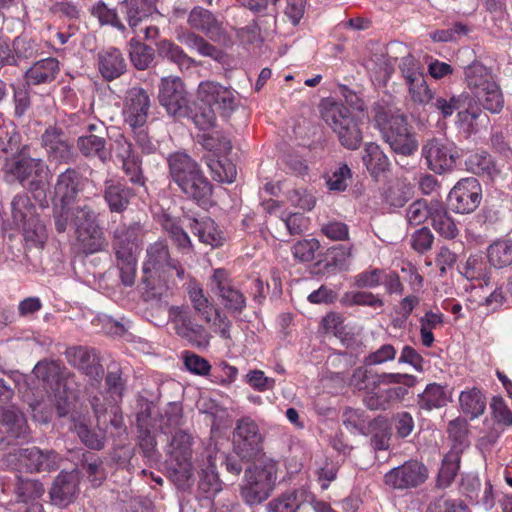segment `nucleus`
<instances>
[{"label":"nucleus","instance_id":"obj_53","mask_svg":"<svg viewBox=\"0 0 512 512\" xmlns=\"http://www.w3.org/2000/svg\"><path fill=\"white\" fill-rule=\"evenodd\" d=\"M11 213L15 224L18 226L38 216L35 211V206L31 203L30 198L26 194H18L13 198L11 202Z\"/></svg>","mask_w":512,"mask_h":512},{"label":"nucleus","instance_id":"obj_46","mask_svg":"<svg viewBox=\"0 0 512 512\" xmlns=\"http://www.w3.org/2000/svg\"><path fill=\"white\" fill-rule=\"evenodd\" d=\"M458 269L467 280H482L486 285L490 280L489 268L481 254L470 255Z\"/></svg>","mask_w":512,"mask_h":512},{"label":"nucleus","instance_id":"obj_16","mask_svg":"<svg viewBox=\"0 0 512 512\" xmlns=\"http://www.w3.org/2000/svg\"><path fill=\"white\" fill-rule=\"evenodd\" d=\"M192 445L193 437L188 432L177 430L172 435L168 453L179 466L177 481L180 486H185L192 478Z\"/></svg>","mask_w":512,"mask_h":512},{"label":"nucleus","instance_id":"obj_15","mask_svg":"<svg viewBox=\"0 0 512 512\" xmlns=\"http://www.w3.org/2000/svg\"><path fill=\"white\" fill-rule=\"evenodd\" d=\"M366 366L355 368L350 378V385L359 391L369 392L376 390L381 384L389 385V383L415 385L416 378L413 375L402 373L378 374Z\"/></svg>","mask_w":512,"mask_h":512},{"label":"nucleus","instance_id":"obj_42","mask_svg":"<svg viewBox=\"0 0 512 512\" xmlns=\"http://www.w3.org/2000/svg\"><path fill=\"white\" fill-rule=\"evenodd\" d=\"M474 97L477 103L490 113L498 114L504 108V96L497 82L490 83L485 89L477 91Z\"/></svg>","mask_w":512,"mask_h":512},{"label":"nucleus","instance_id":"obj_26","mask_svg":"<svg viewBox=\"0 0 512 512\" xmlns=\"http://www.w3.org/2000/svg\"><path fill=\"white\" fill-rule=\"evenodd\" d=\"M98 72L106 81H113L127 71V62L124 54L116 47H108L97 53Z\"/></svg>","mask_w":512,"mask_h":512},{"label":"nucleus","instance_id":"obj_38","mask_svg":"<svg viewBox=\"0 0 512 512\" xmlns=\"http://www.w3.org/2000/svg\"><path fill=\"white\" fill-rule=\"evenodd\" d=\"M0 422L7 427V433L14 438H27V423L24 415L14 406L0 409Z\"/></svg>","mask_w":512,"mask_h":512},{"label":"nucleus","instance_id":"obj_29","mask_svg":"<svg viewBox=\"0 0 512 512\" xmlns=\"http://www.w3.org/2000/svg\"><path fill=\"white\" fill-rule=\"evenodd\" d=\"M134 196V190L121 180L109 178L104 181L103 197L112 213L124 212Z\"/></svg>","mask_w":512,"mask_h":512},{"label":"nucleus","instance_id":"obj_51","mask_svg":"<svg viewBox=\"0 0 512 512\" xmlns=\"http://www.w3.org/2000/svg\"><path fill=\"white\" fill-rule=\"evenodd\" d=\"M487 257L492 266L497 269L512 264V242L500 240L491 244L487 251Z\"/></svg>","mask_w":512,"mask_h":512},{"label":"nucleus","instance_id":"obj_2","mask_svg":"<svg viewBox=\"0 0 512 512\" xmlns=\"http://www.w3.org/2000/svg\"><path fill=\"white\" fill-rule=\"evenodd\" d=\"M142 269V283L146 292L159 300L167 296V281L174 271L180 280L185 276L184 268L170 257L168 246L162 241H156L147 247Z\"/></svg>","mask_w":512,"mask_h":512},{"label":"nucleus","instance_id":"obj_6","mask_svg":"<svg viewBox=\"0 0 512 512\" xmlns=\"http://www.w3.org/2000/svg\"><path fill=\"white\" fill-rule=\"evenodd\" d=\"M421 154L427 167L437 174L453 170L461 156L453 142L437 137L429 138L423 143Z\"/></svg>","mask_w":512,"mask_h":512},{"label":"nucleus","instance_id":"obj_32","mask_svg":"<svg viewBox=\"0 0 512 512\" xmlns=\"http://www.w3.org/2000/svg\"><path fill=\"white\" fill-rule=\"evenodd\" d=\"M118 8L134 33H137L138 26L156 10L147 0H123L118 3Z\"/></svg>","mask_w":512,"mask_h":512},{"label":"nucleus","instance_id":"obj_4","mask_svg":"<svg viewBox=\"0 0 512 512\" xmlns=\"http://www.w3.org/2000/svg\"><path fill=\"white\" fill-rule=\"evenodd\" d=\"M375 122L384 141L394 153L411 156L417 151L418 141L404 115H388L385 111H378Z\"/></svg>","mask_w":512,"mask_h":512},{"label":"nucleus","instance_id":"obj_40","mask_svg":"<svg viewBox=\"0 0 512 512\" xmlns=\"http://www.w3.org/2000/svg\"><path fill=\"white\" fill-rule=\"evenodd\" d=\"M159 55L176 64L180 70H188L199 63L175 43L163 40L158 44Z\"/></svg>","mask_w":512,"mask_h":512},{"label":"nucleus","instance_id":"obj_50","mask_svg":"<svg viewBox=\"0 0 512 512\" xmlns=\"http://www.w3.org/2000/svg\"><path fill=\"white\" fill-rule=\"evenodd\" d=\"M91 14L96 17L101 26H112L118 31L125 32L126 26L120 18L119 8H110L103 1H99L91 8Z\"/></svg>","mask_w":512,"mask_h":512},{"label":"nucleus","instance_id":"obj_37","mask_svg":"<svg viewBox=\"0 0 512 512\" xmlns=\"http://www.w3.org/2000/svg\"><path fill=\"white\" fill-rule=\"evenodd\" d=\"M189 199L194 200L199 206H206L212 196V185L202 172L185 185L179 188Z\"/></svg>","mask_w":512,"mask_h":512},{"label":"nucleus","instance_id":"obj_23","mask_svg":"<svg viewBox=\"0 0 512 512\" xmlns=\"http://www.w3.org/2000/svg\"><path fill=\"white\" fill-rule=\"evenodd\" d=\"M116 158L121 163L122 171L132 184L145 185L146 178L143 174L142 159L135 153L130 142L125 139L117 142Z\"/></svg>","mask_w":512,"mask_h":512},{"label":"nucleus","instance_id":"obj_61","mask_svg":"<svg viewBox=\"0 0 512 512\" xmlns=\"http://www.w3.org/2000/svg\"><path fill=\"white\" fill-rule=\"evenodd\" d=\"M106 392L109 396V404H119L122 401L126 389L125 381L119 368L110 370L105 378Z\"/></svg>","mask_w":512,"mask_h":512},{"label":"nucleus","instance_id":"obj_28","mask_svg":"<svg viewBox=\"0 0 512 512\" xmlns=\"http://www.w3.org/2000/svg\"><path fill=\"white\" fill-rule=\"evenodd\" d=\"M188 24L192 28L205 33L212 41H221L226 38L222 23L212 12L200 6L191 10L188 16Z\"/></svg>","mask_w":512,"mask_h":512},{"label":"nucleus","instance_id":"obj_30","mask_svg":"<svg viewBox=\"0 0 512 512\" xmlns=\"http://www.w3.org/2000/svg\"><path fill=\"white\" fill-rule=\"evenodd\" d=\"M59 72V61L56 58H43L34 62L33 65L25 71V83L28 86L50 84L57 78Z\"/></svg>","mask_w":512,"mask_h":512},{"label":"nucleus","instance_id":"obj_35","mask_svg":"<svg viewBox=\"0 0 512 512\" xmlns=\"http://www.w3.org/2000/svg\"><path fill=\"white\" fill-rule=\"evenodd\" d=\"M362 161L370 176L376 180L390 168L388 156L373 142L365 144Z\"/></svg>","mask_w":512,"mask_h":512},{"label":"nucleus","instance_id":"obj_3","mask_svg":"<svg viewBox=\"0 0 512 512\" xmlns=\"http://www.w3.org/2000/svg\"><path fill=\"white\" fill-rule=\"evenodd\" d=\"M321 116L343 147L349 150L360 147L361 130L349 108L344 104L330 99L324 100L321 104Z\"/></svg>","mask_w":512,"mask_h":512},{"label":"nucleus","instance_id":"obj_33","mask_svg":"<svg viewBox=\"0 0 512 512\" xmlns=\"http://www.w3.org/2000/svg\"><path fill=\"white\" fill-rule=\"evenodd\" d=\"M107 425H101L97 431L91 430L84 417L81 415L71 416L70 429L75 431L81 442L90 449L101 450L106 440Z\"/></svg>","mask_w":512,"mask_h":512},{"label":"nucleus","instance_id":"obj_49","mask_svg":"<svg viewBox=\"0 0 512 512\" xmlns=\"http://www.w3.org/2000/svg\"><path fill=\"white\" fill-rule=\"evenodd\" d=\"M418 398L419 407L427 411L443 407L448 401L444 387L437 383L428 384Z\"/></svg>","mask_w":512,"mask_h":512},{"label":"nucleus","instance_id":"obj_12","mask_svg":"<svg viewBox=\"0 0 512 512\" xmlns=\"http://www.w3.org/2000/svg\"><path fill=\"white\" fill-rule=\"evenodd\" d=\"M402 76L408 87L410 100L417 105L424 106L434 98L433 91L429 88L419 62L407 54L399 63Z\"/></svg>","mask_w":512,"mask_h":512},{"label":"nucleus","instance_id":"obj_58","mask_svg":"<svg viewBox=\"0 0 512 512\" xmlns=\"http://www.w3.org/2000/svg\"><path fill=\"white\" fill-rule=\"evenodd\" d=\"M120 279L123 285L131 287L135 283L137 260L132 252L115 253Z\"/></svg>","mask_w":512,"mask_h":512},{"label":"nucleus","instance_id":"obj_27","mask_svg":"<svg viewBox=\"0 0 512 512\" xmlns=\"http://www.w3.org/2000/svg\"><path fill=\"white\" fill-rule=\"evenodd\" d=\"M174 323L177 335L192 346L198 349H206L209 346L211 334L202 325L194 322L189 315L179 312L174 318Z\"/></svg>","mask_w":512,"mask_h":512},{"label":"nucleus","instance_id":"obj_8","mask_svg":"<svg viewBox=\"0 0 512 512\" xmlns=\"http://www.w3.org/2000/svg\"><path fill=\"white\" fill-rule=\"evenodd\" d=\"M428 477L426 465L419 460L410 459L386 472L383 482L391 490L404 491L420 487Z\"/></svg>","mask_w":512,"mask_h":512},{"label":"nucleus","instance_id":"obj_43","mask_svg":"<svg viewBox=\"0 0 512 512\" xmlns=\"http://www.w3.org/2000/svg\"><path fill=\"white\" fill-rule=\"evenodd\" d=\"M169 175L172 181L181 182L186 175L199 168V164L191 156L183 152L171 154L168 159Z\"/></svg>","mask_w":512,"mask_h":512},{"label":"nucleus","instance_id":"obj_64","mask_svg":"<svg viewBox=\"0 0 512 512\" xmlns=\"http://www.w3.org/2000/svg\"><path fill=\"white\" fill-rule=\"evenodd\" d=\"M40 44L31 38L19 36L13 41V54L17 60H28L40 54Z\"/></svg>","mask_w":512,"mask_h":512},{"label":"nucleus","instance_id":"obj_13","mask_svg":"<svg viewBox=\"0 0 512 512\" xmlns=\"http://www.w3.org/2000/svg\"><path fill=\"white\" fill-rule=\"evenodd\" d=\"M211 290L230 313L241 314L245 310L247 299L235 286L226 270H214L211 276Z\"/></svg>","mask_w":512,"mask_h":512},{"label":"nucleus","instance_id":"obj_39","mask_svg":"<svg viewBox=\"0 0 512 512\" xmlns=\"http://www.w3.org/2000/svg\"><path fill=\"white\" fill-rule=\"evenodd\" d=\"M106 144L105 137L96 134L83 135L77 139V148L83 156L87 158L97 157L103 162L109 157Z\"/></svg>","mask_w":512,"mask_h":512},{"label":"nucleus","instance_id":"obj_24","mask_svg":"<svg viewBox=\"0 0 512 512\" xmlns=\"http://www.w3.org/2000/svg\"><path fill=\"white\" fill-rule=\"evenodd\" d=\"M64 354L71 366L79 369L91 380L98 381L102 377L103 368L93 350L83 346H73L67 348Z\"/></svg>","mask_w":512,"mask_h":512},{"label":"nucleus","instance_id":"obj_57","mask_svg":"<svg viewBox=\"0 0 512 512\" xmlns=\"http://www.w3.org/2000/svg\"><path fill=\"white\" fill-rule=\"evenodd\" d=\"M207 166L212 177L218 182L232 183L237 176L236 166L228 159L220 160L214 157L207 159Z\"/></svg>","mask_w":512,"mask_h":512},{"label":"nucleus","instance_id":"obj_62","mask_svg":"<svg viewBox=\"0 0 512 512\" xmlns=\"http://www.w3.org/2000/svg\"><path fill=\"white\" fill-rule=\"evenodd\" d=\"M15 493L18 501L28 503L40 498L44 493V488L38 480L19 478L15 486Z\"/></svg>","mask_w":512,"mask_h":512},{"label":"nucleus","instance_id":"obj_56","mask_svg":"<svg viewBox=\"0 0 512 512\" xmlns=\"http://www.w3.org/2000/svg\"><path fill=\"white\" fill-rule=\"evenodd\" d=\"M449 438L453 445L450 451H456L458 455L469 447L467 422L463 419H454L448 425Z\"/></svg>","mask_w":512,"mask_h":512},{"label":"nucleus","instance_id":"obj_22","mask_svg":"<svg viewBox=\"0 0 512 512\" xmlns=\"http://www.w3.org/2000/svg\"><path fill=\"white\" fill-rule=\"evenodd\" d=\"M79 482L80 473L77 470L60 472L49 491L52 502L60 507L69 505L79 491Z\"/></svg>","mask_w":512,"mask_h":512},{"label":"nucleus","instance_id":"obj_59","mask_svg":"<svg viewBox=\"0 0 512 512\" xmlns=\"http://www.w3.org/2000/svg\"><path fill=\"white\" fill-rule=\"evenodd\" d=\"M21 135L13 123L0 125V154L18 152L21 147Z\"/></svg>","mask_w":512,"mask_h":512},{"label":"nucleus","instance_id":"obj_41","mask_svg":"<svg viewBox=\"0 0 512 512\" xmlns=\"http://www.w3.org/2000/svg\"><path fill=\"white\" fill-rule=\"evenodd\" d=\"M465 81L473 95L485 89L490 83H495L491 71L480 62H473L465 68Z\"/></svg>","mask_w":512,"mask_h":512},{"label":"nucleus","instance_id":"obj_1","mask_svg":"<svg viewBox=\"0 0 512 512\" xmlns=\"http://www.w3.org/2000/svg\"><path fill=\"white\" fill-rule=\"evenodd\" d=\"M3 172L8 182H18L22 186L27 183V190L39 201L41 207L47 206L46 184L50 174L48 165L41 158H33L29 154V146L7 157Z\"/></svg>","mask_w":512,"mask_h":512},{"label":"nucleus","instance_id":"obj_54","mask_svg":"<svg viewBox=\"0 0 512 512\" xmlns=\"http://www.w3.org/2000/svg\"><path fill=\"white\" fill-rule=\"evenodd\" d=\"M460 456L456 451H449L445 455L438 473V487L446 488L453 482L460 467Z\"/></svg>","mask_w":512,"mask_h":512},{"label":"nucleus","instance_id":"obj_63","mask_svg":"<svg viewBox=\"0 0 512 512\" xmlns=\"http://www.w3.org/2000/svg\"><path fill=\"white\" fill-rule=\"evenodd\" d=\"M163 228L179 249L188 252L192 250L190 237L176 220L166 217L163 221Z\"/></svg>","mask_w":512,"mask_h":512},{"label":"nucleus","instance_id":"obj_10","mask_svg":"<svg viewBox=\"0 0 512 512\" xmlns=\"http://www.w3.org/2000/svg\"><path fill=\"white\" fill-rule=\"evenodd\" d=\"M158 101L171 116L183 117L188 114V92L183 80L178 76L161 78L158 86Z\"/></svg>","mask_w":512,"mask_h":512},{"label":"nucleus","instance_id":"obj_5","mask_svg":"<svg viewBox=\"0 0 512 512\" xmlns=\"http://www.w3.org/2000/svg\"><path fill=\"white\" fill-rule=\"evenodd\" d=\"M278 465L273 460L253 465L245 470L241 496L248 505L265 501L273 491L277 480Z\"/></svg>","mask_w":512,"mask_h":512},{"label":"nucleus","instance_id":"obj_60","mask_svg":"<svg viewBox=\"0 0 512 512\" xmlns=\"http://www.w3.org/2000/svg\"><path fill=\"white\" fill-rule=\"evenodd\" d=\"M438 201H431L428 205L425 200H416L411 203L406 211V218L410 225L417 226L432 218L433 209Z\"/></svg>","mask_w":512,"mask_h":512},{"label":"nucleus","instance_id":"obj_18","mask_svg":"<svg viewBox=\"0 0 512 512\" xmlns=\"http://www.w3.org/2000/svg\"><path fill=\"white\" fill-rule=\"evenodd\" d=\"M87 178L76 168H67L57 175L54 196L57 205H70L85 188Z\"/></svg>","mask_w":512,"mask_h":512},{"label":"nucleus","instance_id":"obj_47","mask_svg":"<svg viewBox=\"0 0 512 512\" xmlns=\"http://www.w3.org/2000/svg\"><path fill=\"white\" fill-rule=\"evenodd\" d=\"M431 223L433 228L444 238L454 239L458 235V228L446 208L441 204L435 205Z\"/></svg>","mask_w":512,"mask_h":512},{"label":"nucleus","instance_id":"obj_52","mask_svg":"<svg viewBox=\"0 0 512 512\" xmlns=\"http://www.w3.org/2000/svg\"><path fill=\"white\" fill-rule=\"evenodd\" d=\"M26 244L30 247H43L47 240L46 226L37 216L20 225Z\"/></svg>","mask_w":512,"mask_h":512},{"label":"nucleus","instance_id":"obj_20","mask_svg":"<svg viewBox=\"0 0 512 512\" xmlns=\"http://www.w3.org/2000/svg\"><path fill=\"white\" fill-rule=\"evenodd\" d=\"M16 455L30 472L55 471L62 461L61 455L56 451L41 450L38 447L19 449Z\"/></svg>","mask_w":512,"mask_h":512},{"label":"nucleus","instance_id":"obj_34","mask_svg":"<svg viewBox=\"0 0 512 512\" xmlns=\"http://www.w3.org/2000/svg\"><path fill=\"white\" fill-rule=\"evenodd\" d=\"M311 498L312 494L308 489L301 487L271 500L267 504V512H297Z\"/></svg>","mask_w":512,"mask_h":512},{"label":"nucleus","instance_id":"obj_45","mask_svg":"<svg viewBox=\"0 0 512 512\" xmlns=\"http://www.w3.org/2000/svg\"><path fill=\"white\" fill-rule=\"evenodd\" d=\"M459 402L463 413L469 415L471 418L481 416L487 404L485 395L476 387L461 392Z\"/></svg>","mask_w":512,"mask_h":512},{"label":"nucleus","instance_id":"obj_25","mask_svg":"<svg viewBox=\"0 0 512 512\" xmlns=\"http://www.w3.org/2000/svg\"><path fill=\"white\" fill-rule=\"evenodd\" d=\"M76 239L86 254H94L102 251L107 246L103 229L98 223V214L95 217L88 218L87 222L75 231Z\"/></svg>","mask_w":512,"mask_h":512},{"label":"nucleus","instance_id":"obj_7","mask_svg":"<svg viewBox=\"0 0 512 512\" xmlns=\"http://www.w3.org/2000/svg\"><path fill=\"white\" fill-rule=\"evenodd\" d=\"M264 436L257 423L250 417H243L236 422L233 431V450L242 459L251 461L263 451Z\"/></svg>","mask_w":512,"mask_h":512},{"label":"nucleus","instance_id":"obj_55","mask_svg":"<svg viewBox=\"0 0 512 512\" xmlns=\"http://www.w3.org/2000/svg\"><path fill=\"white\" fill-rule=\"evenodd\" d=\"M62 369L61 364L57 361L43 360L35 365L33 373L37 379L52 388L62 378Z\"/></svg>","mask_w":512,"mask_h":512},{"label":"nucleus","instance_id":"obj_9","mask_svg":"<svg viewBox=\"0 0 512 512\" xmlns=\"http://www.w3.org/2000/svg\"><path fill=\"white\" fill-rule=\"evenodd\" d=\"M197 97L223 117H229L239 105L237 93L231 87L212 80L199 83Z\"/></svg>","mask_w":512,"mask_h":512},{"label":"nucleus","instance_id":"obj_44","mask_svg":"<svg viewBox=\"0 0 512 512\" xmlns=\"http://www.w3.org/2000/svg\"><path fill=\"white\" fill-rule=\"evenodd\" d=\"M382 197L392 207H403L412 197L411 187L400 179L391 180L384 186Z\"/></svg>","mask_w":512,"mask_h":512},{"label":"nucleus","instance_id":"obj_31","mask_svg":"<svg viewBox=\"0 0 512 512\" xmlns=\"http://www.w3.org/2000/svg\"><path fill=\"white\" fill-rule=\"evenodd\" d=\"M188 221L192 233L201 243L212 248L220 247L224 244L226 240L224 232L210 217L188 218Z\"/></svg>","mask_w":512,"mask_h":512},{"label":"nucleus","instance_id":"obj_19","mask_svg":"<svg viewBox=\"0 0 512 512\" xmlns=\"http://www.w3.org/2000/svg\"><path fill=\"white\" fill-rule=\"evenodd\" d=\"M218 449L216 444L210 442L201 454L199 463V482L198 488L203 493L215 495L222 489V483L216 472V456Z\"/></svg>","mask_w":512,"mask_h":512},{"label":"nucleus","instance_id":"obj_17","mask_svg":"<svg viewBox=\"0 0 512 512\" xmlns=\"http://www.w3.org/2000/svg\"><path fill=\"white\" fill-rule=\"evenodd\" d=\"M482 199V189L474 177L460 180L450 191L448 200L452 210L460 214L473 212Z\"/></svg>","mask_w":512,"mask_h":512},{"label":"nucleus","instance_id":"obj_48","mask_svg":"<svg viewBox=\"0 0 512 512\" xmlns=\"http://www.w3.org/2000/svg\"><path fill=\"white\" fill-rule=\"evenodd\" d=\"M128 45L129 57L133 66L137 70L149 68L155 58L154 49L136 38H132Z\"/></svg>","mask_w":512,"mask_h":512},{"label":"nucleus","instance_id":"obj_21","mask_svg":"<svg viewBox=\"0 0 512 512\" xmlns=\"http://www.w3.org/2000/svg\"><path fill=\"white\" fill-rule=\"evenodd\" d=\"M95 210L88 204L83 205H55L53 219L58 233H64L68 227L76 231L88 218L95 217Z\"/></svg>","mask_w":512,"mask_h":512},{"label":"nucleus","instance_id":"obj_36","mask_svg":"<svg viewBox=\"0 0 512 512\" xmlns=\"http://www.w3.org/2000/svg\"><path fill=\"white\" fill-rule=\"evenodd\" d=\"M142 227L140 223L134 222L129 225L120 224L113 232V249L118 252H132L140 239Z\"/></svg>","mask_w":512,"mask_h":512},{"label":"nucleus","instance_id":"obj_11","mask_svg":"<svg viewBox=\"0 0 512 512\" xmlns=\"http://www.w3.org/2000/svg\"><path fill=\"white\" fill-rule=\"evenodd\" d=\"M41 145L51 163L67 165L76 162L78 158L73 142L59 127H47L41 135Z\"/></svg>","mask_w":512,"mask_h":512},{"label":"nucleus","instance_id":"obj_14","mask_svg":"<svg viewBox=\"0 0 512 512\" xmlns=\"http://www.w3.org/2000/svg\"><path fill=\"white\" fill-rule=\"evenodd\" d=\"M151 108V98L148 92L139 86L126 92L123 107L124 122L133 132L145 127Z\"/></svg>","mask_w":512,"mask_h":512}]
</instances>
